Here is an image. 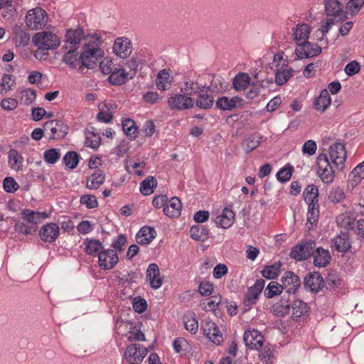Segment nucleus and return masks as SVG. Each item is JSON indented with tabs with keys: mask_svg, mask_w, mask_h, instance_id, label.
<instances>
[{
	"mask_svg": "<svg viewBox=\"0 0 364 364\" xmlns=\"http://www.w3.org/2000/svg\"><path fill=\"white\" fill-rule=\"evenodd\" d=\"M294 70L293 68H276L274 71L275 77L274 82L279 85L282 86L286 84L288 80L292 77Z\"/></svg>",
	"mask_w": 364,
	"mask_h": 364,
	"instance_id": "36",
	"label": "nucleus"
},
{
	"mask_svg": "<svg viewBox=\"0 0 364 364\" xmlns=\"http://www.w3.org/2000/svg\"><path fill=\"white\" fill-rule=\"evenodd\" d=\"M264 284L265 281L263 279H258L256 280L253 286L248 288L247 292L243 299V314L250 310L252 305L257 303L259 296L264 287Z\"/></svg>",
	"mask_w": 364,
	"mask_h": 364,
	"instance_id": "9",
	"label": "nucleus"
},
{
	"mask_svg": "<svg viewBox=\"0 0 364 364\" xmlns=\"http://www.w3.org/2000/svg\"><path fill=\"white\" fill-rule=\"evenodd\" d=\"M156 231L154 227L143 226L136 235V242L139 245H149L156 237Z\"/></svg>",
	"mask_w": 364,
	"mask_h": 364,
	"instance_id": "26",
	"label": "nucleus"
},
{
	"mask_svg": "<svg viewBox=\"0 0 364 364\" xmlns=\"http://www.w3.org/2000/svg\"><path fill=\"white\" fill-rule=\"evenodd\" d=\"M33 44L41 51L54 50L60 46V40L56 34L50 31L36 33L33 37Z\"/></svg>",
	"mask_w": 364,
	"mask_h": 364,
	"instance_id": "5",
	"label": "nucleus"
},
{
	"mask_svg": "<svg viewBox=\"0 0 364 364\" xmlns=\"http://www.w3.org/2000/svg\"><path fill=\"white\" fill-rule=\"evenodd\" d=\"M360 70V65L356 60H353L348 63L345 68L344 71L348 76H353L358 74Z\"/></svg>",
	"mask_w": 364,
	"mask_h": 364,
	"instance_id": "64",
	"label": "nucleus"
},
{
	"mask_svg": "<svg viewBox=\"0 0 364 364\" xmlns=\"http://www.w3.org/2000/svg\"><path fill=\"white\" fill-rule=\"evenodd\" d=\"M173 77L166 69L160 70L156 76V84L160 90H166L171 85Z\"/></svg>",
	"mask_w": 364,
	"mask_h": 364,
	"instance_id": "35",
	"label": "nucleus"
},
{
	"mask_svg": "<svg viewBox=\"0 0 364 364\" xmlns=\"http://www.w3.org/2000/svg\"><path fill=\"white\" fill-rule=\"evenodd\" d=\"M127 238L125 235L120 234L118 235L112 241L111 247L113 248L112 250L121 252L123 251V246L127 243Z\"/></svg>",
	"mask_w": 364,
	"mask_h": 364,
	"instance_id": "61",
	"label": "nucleus"
},
{
	"mask_svg": "<svg viewBox=\"0 0 364 364\" xmlns=\"http://www.w3.org/2000/svg\"><path fill=\"white\" fill-rule=\"evenodd\" d=\"M201 329L203 334L208 338L213 343L220 345L223 341V335L219 330L217 324L212 321H203L201 322Z\"/></svg>",
	"mask_w": 364,
	"mask_h": 364,
	"instance_id": "17",
	"label": "nucleus"
},
{
	"mask_svg": "<svg viewBox=\"0 0 364 364\" xmlns=\"http://www.w3.org/2000/svg\"><path fill=\"white\" fill-rule=\"evenodd\" d=\"M188 93L176 94L168 97L167 102L170 109L172 110H183L193 107V98L191 97V95H188Z\"/></svg>",
	"mask_w": 364,
	"mask_h": 364,
	"instance_id": "14",
	"label": "nucleus"
},
{
	"mask_svg": "<svg viewBox=\"0 0 364 364\" xmlns=\"http://www.w3.org/2000/svg\"><path fill=\"white\" fill-rule=\"evenodd\" d=\"M88 36H86L82 27L78 26L77 28H68L65 35V45H69L70 48H79L82 41L87 40Z\"/></svg>",
	"mask_w": 364,
	"mask_h": 364,
	"instance_id": "16",
	"label": "nucleus"
},
{
	"mask_svg": "<svg viewBox=\"0 0 364 364\" xmlns=\"http://www.w3.org/2000/svg\"><path fill=\"white\" fill-rule=\"evenodd\" d=\"M81 159L80 155L74 151H68L63 158V163L70 169L75 168Z\"/></svg>",
	"mask_w": 364,
	"mask_h": 364,
	"instance_id": "46",
	"label": "nucleus"
},
{
	"mask_svg": "<svg viewBox=\"0 0 364 364\" xmlns=\"http://www.w3.org/2000/svg\"><path fill=\"white\" fill-rule=\"evenodd\" d=\"M281 267L282 262L280 261L276 262L271 265H265L261 271V274L267 279H275L281 272Z\"/></svg>",
	"mask_w": 364,
	"mask_h": 364,
	"instance_id": "37",
	"label": "nucleus"
},
{
	"mask_svg": "<svg viewBox=\"0 0 364 364\" xmlns=\"http://www.w3.org/2000/svg\"><path fill=\"white\" fill-rule=\"evenodd\" d=\"M146 279L153 289H158L161 287L163 279L160 277L159 268L156 263H151L148 266Z\"/></svg>",
	"mask_w": 364,
	"mask_h": 364,
	"instance_id": "24",
	"label": "nucleus"
},
{
	"mask_svg": "<svg viewBox=\"0 0 364 364\" xmlns=\"http://www.w3.org/2000/svg\"><path fill=\"white\" fill-rule=\"evenodd\" d=\"M3 188L6 193H14L19 188V185L14 178L6 176L3 180Z\"/></svg>",
	"mask_w": 364,
	"mask_h": 364,
	"instance_id": "55",
	"label": "nucleus"
},
{
	"mask_svg": "<svg viewBox=\"0 0 364 364\" xmlns=\"http://www.w3.org/2000/svg\"><path fill=\"white\" fill-rule=\"evenodd\" d=\"M317 173L325 183H331L335 178V171L326 154H320L316 159Z\"/></svg>",
	"mask_w": 364,
	"mask_h": 364,
	"instance_id": "8",
	"label": "nucleus"
},
{
	"mask_svg": "<svg viewBox=\"0 0 364 364\" xmlns=\"http://www.w3.org/2000/svg\"><path fill=\"white\" fill-rule=\"evenodd\" d=\"M292 295L284 294L280 300L273 306V313L277 317H284L289 314L291 307Z\"/></svg>",
	"mask_w": 364,
	"mask_h": 364,
	"instance_id": "22",
	"label": "nucleus"
},
{
	"mask_svg": "<svg viewBox=\"0 0 364 364\" xmlns=\"http://www.w3.org/2000/svg\"><path fill=\"white\" fill-rule=\"evenodd\" d=\"M294 167L289 164H287L284 167L280 168L276 174L277 179L282 183L289 181L293 174Z\"/></svg>",
	"mask_w": 364,
	"mask_h": 364,
	"instance_id": "49",
	"label": "nucleus"
},
{
	"mask_svg": "<svg viewBox=\"0 0 364 364\" xmlns=\"http://www.w3.org/2000/svg\"><path fill=\"white\" fill-rule=\"evenodd\" d=\"M157 186V181L154 176H148L140 183V192L144 196H149Z\"/></svg>",
	"mask_w": 364,
	"mask_h": 364,
	"instance_id": "45",
	"label": "nucleus"
},
{
	"mask_svg": "<svg viewBox=\"0 0 364 364\" xmlns=\"http://www.w3.org/2000/svg\"><path fill=\"white\" fill-rule=\"evenodd\" d=\"M338 19L336 18H328L324 23L321 25V28L315 31V33H319L321 37L318 38V41H321L323 40L324 36L328 32L331 27L337 22Z\"/></svg>",
	"mask_w": 364,
	"mask_h": 364,
	"instance_id": "60",
	"label": "nucleus"
},
{
	"mask_svg": "<svg viewBox=\"0 0 364 364\" xmlns=\"http://www.w3.org/2000/svg\"><path fill=\"white\" fill-rule=\"evenodd\" d=\"M261 139L262 136L257 133L247 135L242 143L246 153H250L257 149L261 143Z\"/></svg>",
	"mask_w": 364,
	"mask_h": 364,
	"instance_id": "40",
	"label": "nucleus"
},
{
	"mask_svg": "<svg viewBox=\"0 0 364 364\" xmlns=\"http://www.w3.org/2000/svg\"><path fill=\"white\" fill-rule=\"evenodd\" d=\"M345 197V193L340 187L332 189L328 195L329 200L335 204L341 202Z\"/></svg>",
	"mask_w": 364,
	"mask_h": 364,
	"instance_id": "57",
	"label": "nucleus"
},
{
	"mask_svg": "<svg viewBox=\"0 0 364 364\" xmlns=\"http://www.w3.org/2000/svg\"><path fill=\"white\" fill-rule=\"evenodd\" d=\"M45 131L50 130L52 135L49 140L65 138L69 132V127L60 119H51L46 122L43 125Z\"/></svg>",
	"mask_w": 364,
	"mask_h": 364,
	"instance_id": "11",
	"label": "nucleus"
},
{
	"mask_svg": "<svg viewBox=\"0 0 364 364\" xmlns=\"http://www.w3.org/2000/svg\"><path fill=\"white\" fill-rule=\"evenodd\" d=\"M280 282L287 294L295 295L301 286L300 277L292 271H286Z\"/></svg>",
	"mask_w": 364,
	"mask_h": 364,
	"instance_id": "12",
	"label": "nucleus"
},
{
	"mask_svg": "<svg viewBox=\"0 0 364 364\" xmlns=\"http://www.w3.org/2000/svg\"><path fill=\"white\" fill-rule=\"evenodd\" d=\"M284 289L282 283L279 284L277 282H270L264 290V296L267 299H272L276 296L280 295Z\"/></svg>",
	"mask_w": 364,
	"mask_h": 364,
	"instance_id": "48",
	"label": "nucleus"
},
{
	"mask_svg": "<svg viewBox=\"0 0 364 364\" xmlns=\"http://www.w3.org/2000/svg\"><path fill=\"white\" fill-rule=\"evenodd\" d=\"M251 78L246 73H239L232 80V87L236 91L245 90L250 85Z\"/></svg>",
	"mask_w": 364,
	"mask_h": 364,
	"instance_id": "39",
	"label": "nucleus"
},
{
	"mask_svg": "<svg viewBox=\"0 0 364 364\" xmlns=\"http://www.w3.org/2000/svg\"><path fill=\"white\" fill-rule=\"evenodd\" d=\"M307 211V227L309 230L314 229L316 226L319 218V205L318 200L308 202Z\"/></svg>",
	"mask_w": 364,
	"mask_h": 364,
	"instance_id": "28",
	"label": "nucleus"
},
{
	"mask_svg": "<svg viewBox=\"0 0 364 364\" xmlns=\"http://www.w3.org/2000/svg\"><path fill=\"white\" fill-rule=\"evenodd\" d=\"M105 174L101 169H97L91 174L87 180L86 188L90 190H97L105 181Z\"/></svg>",
	"mask_w": 364,
	"mask_h": 364,
	"instance_id": "32",
	"label": "nucleus"
},
{
	"mask_svg": "<svg viewBox=\"0 0 364 364\" xmlns=\"http://www.w3.org/2000/svg\"><path fill=\"white\" fill-rule=\"evenodd\" d=\"M14 230L19 233L28 235H33L36 232V227L33 226V225H27L24 223L18 221L14 225Z\"/></svg>",
	"mask_w": 364,
	"mask_h": 364,
	"instance_id": "54",
	"label": "nucleus"
},
{
	"mask_svg": "<svg viewBox=\"0 0 364 364\" xmlns=\"http://www.w3.org/2000/svg\"><path fill=\"white\" fill-rule=\"evenodd\" d=\"M314 257V264L317 267H326L331 259V255L328 250L321 247H315Z\"/></svg>",
	"mask_w": 364,
	"mask_h": 364,
	"instance_id": "30",
	"label": "nucleus"
},
{
	"mask_svg": "<svg viewBox=\"0 0 364 364\" xmlns=\"http://www.w3.org/2000/svg\"><path fill=\"white\" fill-rule=\"evenodd\" d=\"M60 158V149L50 148L43 152L44 161L49 164H55Z\"/></svg>",
	"mask_w": 364,
	"mask_h": 364,
	"instance_id": "52",
	"label": "nucleus"
},
{
	"mask_svg": "<svg viewBox=\"0 0 364 364\" xmlns=\"http://www.w3.org/2000/svg\"><path fill=\"white\" fill-rule=\"evenodd\" d=\"M122 127L124 134L130 140L135 139L137 137L138 127L131 118H126L122 120Z\"/></svg>",
	"mask_w": 364,
	"mask_h": 364,
	"instance_id": "38",
	"label": "nucleus"
},
{
	"mask_svg": "<svg viewBox=\"0 0 364 364\" xmlns=\"http://www.w3.org/2000/svg\"><path fill=\"white\" fill-rule=\"evenodd\" d=\"M306 203L311 202L315 199L318 200V189L316 185H308L303 193Z\"/></svg>",
	"mask_w": 364,
	"mask_h": 364,
	"instance_id": "53",
	"label": "nucleus"
},
{
	"mask_svg": "<svg viewBox=\"0 0 364 364\" xmlns=\"http://www.w3.org/2000/svg\"><path fill=\"white\" fill-rule=\"evenodd\" d=\"M142 277L143 274L139 271H132L130 272H127V274L119 273V274L117 276V279L119 284H130L132 283H138L139 280L141 279Z\"/></svg>",
	"mask_w": 364,
	"mask_h": 364,
	"instance_id": "44",
	"label": "nucleus"
},
{
	"mask_svg": "<svg viewBox=\"0 0 364 364\" xmlns=\"http://www.w3.org/2000/svg\"><path fill=\"white\" fill-rule=\"evenodd\" d=\"M141 326H142V323L139 321H138L135 324V326L133 328H136V332H134L132 331H129V333L131 335L127 337V340L129 341L132 342V341H146V337H145L144 333L142 331H141V330H140Z\"/></svg>",
	"mask_w": 364,
	"mask_h": 364,
	"instance_id": "56",
	"label": "nucleus"
},
{
	"mask_svg": "<svg viewBox=\"0 0 364 364\" xmlns=\"http://www.w3.org/2000/svg\"><path fill=\"white\" fill-rule=\"evenodd\" d=\"M60 228L55 223H48L43 225L38 231L40 239L44 242L53 243L58 237Z\"/></svg>",
	"mask_w": 364,
	"mask_h": 364,
	"instance_id": "19",
	"label": "nucleus"
},
{
	"mask_svg": "<svg viewBox=\"0 0 364 364\" xmlns=\"http://www.w3.org/2000/svg\"><path fill=\"white\" fill-rule=\"evenodd\" d=\"M349 233L341 231L339 235L331 240V245L335 247L337 252L346 253L351 248V242L349 241Z\"/></svg>",
	"mask_w": 364,
	"mask_h": 364,
	"instance_id": "25",
	"label": "nucleus"
},
{
	"mask_svg": "<svg viewBox=\"0 0 364 364\" xmlns=\"http://www.w3.org/2000/svg\"><path fill=\"white\" fill-rule=\"evenodd\" d=\"M113 53L121 58H126L132 53V43L127 37L117 38L113 45Z\"/></svg>",
	"mask_w": 364,
	"mask_h": 364,
	"instance_id": "20",
	"label": "nucleus"
},
{
	"mask_svg": "<svg viewBox=\"0 0 364 364\" xmlns=\"http://www.w3.org/2000/svg\"><path fill=\"white\" fill-rule=\"evenodd\" d=\"M48 15L44 9L36 7L28 11L26 16V24L31 30L43 28L47 23Z\"/></svg>",
	"mask_w": 364,
	"mask_h": 364,
	"instance_id": "6",
	"label": "nucleus"
},
{
	"mask_svg": "<svg viewBox=\"0 0 364 364\" xmlns=\"http://www.w3.org/2000/svg\"><path fill=\"white\" fill-rule=\"evenodd\" d=\"M243 340L245 346L248 348L252 350H259L263 345L264 336L257 330H247L245 331Z\"/></svg>",
	"mask_w": 364,
	"mask_h": 364,
	"instance_id": "21",
	"label": "nucleus"
},
{
	"mask_svg": "<svg viewBox=\"0 0 364 364\" xmlns=\"http://www.w3.org/2000/svg\"><path fill=\"white\" fill-rule=\"evenodd\" d=\"M191 237L199 242H205L209 237V230L203 225H196L190 229Z\"/></svg>",
	"mask_w": 364,
	"mask_h": 364,
	"instance_id": "34",
	"label": "nucleus"
},
{
	"mask_svg": "<svg viewBox=\"0 0 364 364\" xmlns=\"http://www.w3.org/2000/svg\"><path fill=\"white\" fill-rule=\"evenodd\" d=\"M185 328L192 334H196L198 328V323L193 312L185 315L183 317Z\"/></svg>",
	"mask_w": 364,
	"mask_h": 364,
	"instance_id": "47",
	"label": "nucleus"
},
{
	"mask_svg": "<svg viewBox=\"0 0 364 364\" xmlns=\"http://www.w3.org/2000/svg\"><path fill=\"white\" fill-rule=\"evenodd\" d=\"M86 139L85 145L94 150H97L101 143L102 138L95 127H92L91 132H85Z\"/></svg>",
	"mask_w": 364,
	"mask_h": 364,
	"instance_id": "43",
	"label": "nucleus"
},
{
	"mask_svg": "<svg viewBox=\"0 0 364 364\" xmlns=\"http://www.w3.org/2000/svg\"><path fill=\"white\" fill-rule=\"evenodd\" d=\"M235 220V213L231 208L225 207L220 215L215 219L218 227L226 229L232 226Z\"/></svg>",
	"mask_w": 364,
	"mask_h": 364,
	"instance_id": "31",
	"label": "nucleus"
},
{
	"mask_svg": "<svg viewBox=\"0 0 364 364\" xmlns=\"http://www.w3.org/2000/svg\"><path fill=\"white\" fill-rule=\"evenodd\" d=\"M324 6L326 16L338 19V23L348 19V13L343 10L342 5L338 0H326Z\"/></svg>",
	"mask_w": 364,
	"mask_h": 364,
	"instance_id": "15",
	"label": "nucleus"
},
{
	"mask_svg": "<svg viewBox=\"0 0 364 364\" xmlns=\"http://www.w3.org/2000/svg\"><path fill=\"white\" fill-rule=\"evenodd\" d=\"M22 218L26 220L29 225H33L37 228V225L41 223L39 218L38 211L32 210L30 209H24L21 213Z\"/></svg>",
	"mask_w": 364,
	"mask_h": 364,
	"instance_id": "50",
	"label": "nucleus"
},
{
	"mask_svg": "<svg viewBox=\"0 0 364 364\" xmlns=\"http://www.w3.org/2000/svg\"><path fill=\"white\" fill-rule=\"evenodd\" d=\"M310 33L311 28L305 23L297 24L294 28L293 40L296 43L294 60L311 58L321 53L322 48L318 43L309 41Z\"/></svg>",
	"mask_w": 364,
	"mask_h": 364,
	"instance_id": "1",
	"label": "nucleus"
},
{
	"mask_svg": "<svg viewBox=\"0 0 364 364\" xmlns=\"http://www.w3.org/2000/svg\"><path fill=\"white\" fill-rule=\"evenodd\" d=\"M355 220V219L350 212L346 213V214H341L336 218L338 225L347 231L354 229Z\"/></svg>",
	"mask_w": 364,
	"mask_h": 364,
	"instance_id": "42",
	"label": "nucleus"
},
{
	"mask_svg": "<svg viewBox=\"0 0 364 364\" xmlns=\"http://www.w3.org/2000/svg\"><path fill=\"white\" fill-rule=\"evenodd\" d=\"M62 49L67 50V52L63 55L62 62L71 69H75L79 65L77 70L81 73H84V70L87 68V67H81L82 63L80 60V54L79 55L78 49L75 47L68 48V45H64Z\"/></svg>",
	"mask_w": 364,
	"mask_h": 364,
	"instance_id": "13",
	"label": "nucleus"
},
{
	"mask_svg": "<svg viewBox=\"0 0 364 364\" xmlns=\"http://www.w3.org/2000/svg\"><path fill=\"white\" fill-rule=\"evenodd\" d=\"M303 285L306 291L312 294L318 293L324 287L327 290L333 291L340 285V278L335 269L329 271L326 281L319 272H310L305 276Z\"/></svg>",
	"mask_w": 364,
	"mask_h": 364,
	"instance_id": "3",
	"label": "nucleus"
},
{
	"mask_svg": "<svg viewBox=\"0 0 364 364\" xmlns=\"http://www.w3.org/2000/svg\"><path fill=\"white\" fill-rule=\"evenodd\" d=\"M200 87L198 86L197 89L193 92H189L188 95H198V97L196 102H194V105L200 109H209L214 105V98L212 95L208 93H203V90H200Z\"/></svg>",
	"mask_w": 364,
	"mask_h": 364,
	"instance_id": "23",
	"label": "nucleus"
},
{
	"mask_svg": "<svg viewBox=\"0 0 364 364\" xmlns=\"http://www.w3.org/2000/svg\"><path fill=\"white\" fill-rule=\"evenodd\" d=\"M132 307L135 312L142 314L146 311L148 304L146 299L141 296H136L133 299Z\"/></svg>",
	"mask_w": 364,
	"mask_h": 364,
	"instance_id": "58",
	"label": "nucleus"
},
{
	"mask_svg": "<svg viewBox=\"0 0 364 364\" xmlns=\"http://www.w3.org/2000/svg\"><path fill=\"white\" fill-rule=\"evenodd\" d=\"M291 309H292V320L298 321L304 320L309 316L310 307L307 303L300 299H296L295 295H292Z\"/></svg>",
	"mask_w": 364,
	"mask_h": 364,
	"instance_id": "18",
	"label": "nucleus"
},
{
	"mask_svg": "<svg viewBox=\"0 0 364 364\" xmlns=\"http://www.w3.org/2000/svg\"><path fill=\"white\" fill-rule=\"evenodd\" d=\"M129 73L124 68H114L109 75L107 81L112 85L119 86L124 85L129 79Z\"/></svg>",
	"mask_w": 364,
	"mask_h": 364,
	"instance_id": "27",
	"label": "nucleus"
},
{
	"mask_svg": "<svg viewBox=\"0 0 364 364\" xmlns=\"http://www.w3.org/2000/svg\"><path fill=\"white\" fill-rule=\"evenodd\" d=\"M182 203L178 197H172L168 200L166 205L163 209L164 213L169 218H178L181 215Z\"/></svg>",
	"mask_w": 364,
	"mask_h": 364,
	"instance_id": "29",
	"label": "nucleus"
},
{
	"mask_svg": "<svg viewBox=\"0 0 364 364\" xmlns=\"http://www.w3.org/2000/svg\"><path fill=\"white\" fill-rule=\"evenodd\" d=\"M213 284L210 282L203 281L198 286V291L203 296H210L213 292Z\"/></svg>",
	"mask_w": 364,
	"mask_h": 364,
	"instance_id": "63",
	"label": "nucleus"
},
{
	"mask_svg": "<svg viewBox=\"0 0 364 364\" xmlns=\"http://www.w3.org/2000/svg\"><path fill=\"white\" fill-rule=\"evenodd\" d=\"M92 38L95 41L85 43L80 53L81 67H87V69H93L105 54L104 50L100 48L102 43L101 36L95 33Z\"/></svg>",
	"mask_w": 364,
	"mask_h": 364,
	"instance_id": "4",
	"label": "nucleus"
},
{
	"mask_svg": "<svg viewBox=\"0 0 364 364\" xmlns=\"http://www.w3.org/2000/svg\"><path fill=\"white\" fill-rule=\"evenodd\" d=\"M113 59L109 57H105L100 62V70L104 75L109 74L114 69L112 68Z\"/></svg>",
	"mask_w": 364,
	"mask_h": 364,
	"instance_id": "62",
	"label": "nucleus"
},
{
	"mask_svg": "<svg viewBox=\"0 0 364 364\" xmlns=\"http://www.w3.org/2000/svg\"><path fill=\"white\" fill-rule=\"evenodd\" d=\"M9 164L12 169L18 171L22 169L23 158L15 149H11L8 153Z\"/></svg>",
	"mask_w": 364,
	"mask_h": 364,
	"instance_id": "41",
	"label": "nucleus"
},
{
	"mask_svg": "<svg viewBox=\"0 0 364 364\" xmlns=\"http://www.w3.org/2000/svg\"><path fill=\"white\" fill-rule=\"evenodd\" d=\"M80 202L81 204L85 205L87 209L97 208L99 205L96 197L90 194H85L81 196Z\"/></svg>",
	"mask_w": 364,
	"mask_h": 364,
	"instance_id": "59",
	"label": "nucleus"
},
{
	"mask_svg": "<svg viewBox=\"0 0 364 364\" xmlns=\"http://www.w3.org/2000/svg\"><path fill=\"white\" fill-rule=\"evenodd\" d=\"M331 102L329 92L326 89H323L319 96L315 99L313 107L321 113L324 112Z\"/></svg>",
	"mask_w": 364,
	"mask_h": 364,
	"instance_id": "33",
	"label": "nucleus"
},
{
	"mask_svg": "<svg viewBox=\"0 0 364 364\" xmlns=\"http://www.w3.org/2000/svg\"><path fill=\"white\" fill-rule=\"evenodd\" d=\"M344 141L338 140L329 147V156L333 164L341 170L345 167V162L347 157Z\"/></svg>",
	"mask_w": 364,
	"mask_h": 364,
	"instance_id": "10",
	"label": "nucleus"
},
{
	"mask_svg": "<svg viewBox=\"0 0 364 364\" xmlns=\"http://www.w3.org/2000/svg\"><path fill=\"white\" fill-rule=\"evenodd\" d=\"M21 97L20 98L21 103L24 105H29L32 104L37 96L36 90L31 88H26L22 90L21 92Z\"/></svg>",
	"mask_w": 364,
	"mask_h": 364,
	"instance_id": "51",
	"label": "nucleus"
},
{
	"mask_svg": "<svg viewBox=\"0 0 364 364\" xmlns=\"http://www.w3.org/2000/svg\"><path fill=\"white\" fill-rule=\"evenodd\" d=\"M316 243L311 240H303L294 245L289 253V257L296 261H304L309 259L314 254Z\"/></svg>",
	"mask_w": 364,
	"mask_h": 364,
	"instance_id": "7",
	"label": "nucleus"
},
{
	"mask_svg": "<svg viewBox=\"0 0 364 364\" xmlns=\"http://www.w3.org/2000/svg\"><path fill=\"white\" fill-rule=\"evenodd\" d=\"M84 245V252L86 255L98 257V264L102 269H112L119 262L117 253L112 249H105L99 240L86 238Z\"/></svg>",
	"mask_w": 364,
	"mask_h": 364,
	"instance_id": "2",
	"label": "nucleus"
}]
</instances>
